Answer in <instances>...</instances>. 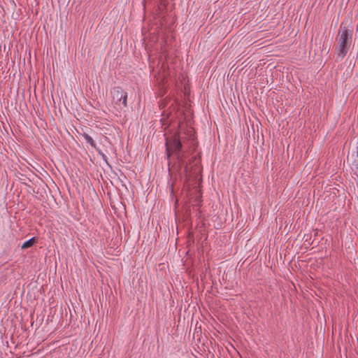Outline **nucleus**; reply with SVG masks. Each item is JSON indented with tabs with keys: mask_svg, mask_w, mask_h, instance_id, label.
<instances>
[{
	"mask_svg": "<svg viewBox=\"0 0 358 358\" xmlns=\"http://www.w3.org/2000/svg\"><path fill=\"white\" fill-rule=\"evenodd\" d=\"M197 145L194 129L191 127H186L185 129L181 128L171 137L166 138L167 159L169 161L173 155L179 169H183V174L187 178L196 177L200 171L199 162L196 156L192 157L189 163L186 160L195 151Z\"/></svg>",
	"mask_w": 358,
	"mask_h": 358,
	"instance_id": "f257e3e1",
	"label": "nucleus"
},
{
	"mask_svg": "<svg viewBox=\"0 0 358 358\" xmlns=\"http://www.w3.org/2000/svg\"><path fill=\"white\" fill-rule=\"evenodd\" d=\"M352 40V30L348 29L344 22L340 26L338 32V56L343 58L348 53Z\"/></svg>",
	"mask_w": 358,
	"mask_h": 358,
	"instance_id": "f03ea898",
	"label": "nucleus"
},
{
	"mask_svg": "<svg viewBox=\"0 0 358 358\" xmlns=\"http://www.w3.org/2000/svg\"><path fill=\"white\" fill-rule=\"evenodd\" d=\"M113 100L116 101V103L122 101V96L126 93L120 87H115L111 91Z\"/></svg>",
	"mask_w": 358,
	"mask_h": 358,
	"instance_id": "7ed1b4c3",
	"label": "nucleus"
},
{
	"mask_svg": "<svg viewBox=\"0 0 358 358\" xmlns=\"http://www.w3.org/2000/svg\"><path fill=\"white\" fill-rule=\"evenodd\" d=\"M83 136L85 138V140L87 141V143H90L92 147L95 148L96 150L98 152V153L102 156L103 159L106 160V155L102 152V151L99 148L96 147V143L94 142L93 138L86 133H84L83 134Z\"/></svg>",
	"mask_w": 358,
	"mask_h": 358,
	"instance_id": "20e7f679",
	"label": "nucleus"
},
{
	"mask_svg": "<svg viewBox=\"0 0 358 358\" xmlns=\"http://www.w3.org/2000/svg\"><path fill=\"white\" fill-rule=\"evenodd\" d=\"M38 242V238L36 237H32L31 238L26 241L22 245L21 248L22 250H26L31 248L34 244Z\"/></svg>",
	"mask_w": 358,
	"mask_h": 358,
	"instance_id": "39448f33",
	"label": "nucleus"
},
{
	"mask_svg": "<svg viewBox=\"0 0 358 358\" xmlns=\"http://www.w3.org/2000/svg\"><path fill=\"white\" fill-rule=\"evenodd\" d=\"M121 101L124 107L127 106V92L124 94Z\"/></svg>",
	"mask_w": 358,
	"mask_h": 358,
	"instance_id": "423d86ee",
	"label": "nucleus"
},
{
	"mask_svg": "<svg viewBox=\"0 0 358 358\" xmlns=\"http://www.w3.org/2000/svg\"><path fill=\"white\" fill-rule=\"evenodd\" d=\"M25 178H27L25 175L22 174L21 177H19L20 180L21 182L27 186H29L26 182H24L23 180H25Z\"/></svg>",
	"mask_w": 358,
	"mask_h": 358,
	"instance_id": "0eeeda50",
	"label": "nucleus"
},
{
	"mask_svg": "<svg viewBox=\"0 0 358 358\" xmlns=\"http://www.w3.org/2000/svg\"><path fill=\"white\" fill-rule=\"evenodd\" d=\"M354 164H355V165L357 166H358V159H355V162H354Z\"/></svg>",
	"mask_w": 358,
	"mask_h": 358,
	"instance_id": "6e6552de",
	"label": "nucleus"
},
{
	"mask_svg": "<svg viewBox=\"0 0 358 358\" xmlns=\"http://www.w3.org/2000/svg\"><path fill=\"white\" fill-rule=\"evenodd\" d=\"M171 194H173V185H171Z\"/></svg>",
	"mask_w": 358,
	"mask_h": 358,
	"instance_id": "1a4fd4ad",
	"label": "nucleus"
},
{
	"mask_svg": "<svg viewBox=\"0 0 358 358\" xmlns=\"http://www.w3.org/2000/svg\"><path fill=\"white\" fill-rule=\"evenodd\" d=\"M357 157H358V149H357Z\"/></svg>",
	"mask_w": 358,
	"mask_h": 358,
	"instance_id": "9d476101",
	"label": "nucleus"
}]
</instances>
